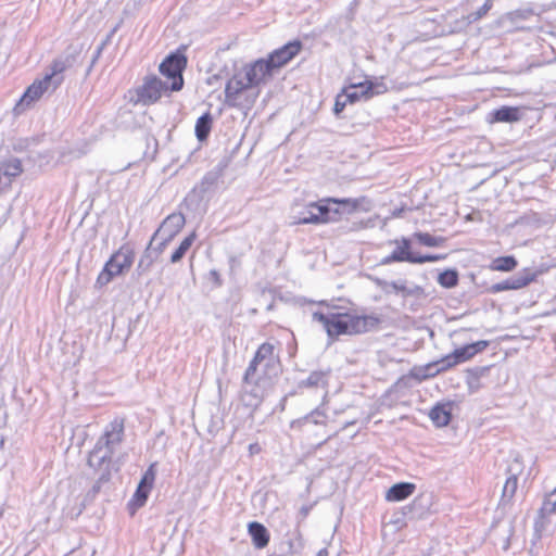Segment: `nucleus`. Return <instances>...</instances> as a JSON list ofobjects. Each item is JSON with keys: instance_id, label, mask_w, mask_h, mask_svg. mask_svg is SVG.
I'll list each match as a JSON object with an SVG mask.
<instances>
[{"instance_id": "nucleus-15", "label": "nucleus", "mask_w": 556, "mask_h": 556, "mask_svg": "<svg viewBox=\"0 0 556 556\" xmlns=\"http://www.w3.org/2000/svg\"><path fill=\"white\" fill-rule=\"evenodd\" d=\"M186 224V218L181 213H172L168 215L161 226L153 233L151 241H156L157 238H164L165 241H172L175 236L182 229Z\"/></svg>"}, {"instance_id": "nucleus-44", "label": "nucleus", "mask_w": 556, "mask_h": 556, "mask_svg": "<svg viewBox=\"0 0 556 556\" xmlns=\"http://www.w3.org/2000/svg\"><path fill=\"white\" fill-rule=\"evenodd\" d=\"M349 102H345V93H341V94H338L337 98H336V102H334V106H333V112L336 115H339L343 110L344 108L346 106Z\"/></svg>"}, {"instance_id": "nucleus-9", "label": "nucleus", "mask_w": 556, "mask_h": 556, "mask_svg": "<svg viewBox=\"0 0 556 556\" xmlns=\"http://www.w3.org/2000/svg\"><path fill=\"white\" fill-rule=\"evenodd\" d=\"M125 439V418L121 416L114 417L103 429L102 434L98 438L97 444L115 453Z\"/></svg>"}, {"instance_id": "nucleus-43", "label": "nucleus", "mask_w": 556, "mask_h": 556, "mask_svg": "<svg viewBox=\"0 0 556 556\" xmlns=\"http://www.w3.org/2000/svg\"><path fill=\"white\" fill-rule=\"evenodd\" d=\"M431 374H427V367L422 366H414L408 374L409 378L415 379L418 382H421L426 379L430 378Z\"/></svg>"}, {"instance_id": "nucleus-19", "label": "nucleus", "mask_w": 556, "mask_h": 556, "mask_svg": "<svg viewBox=\"0 0 556 556\" xmlns=\"http://www.w3.org/2000/svg\"><path fill=\"white\" fill-rule=\"evenodd\" d=\"M326 399H327V394L324 396L323 403L319 406H317L315 409H313L307 415H305L296 420H293L291 422V427L292 428H303L307 424H313L316 426H325L327 422V419H328L326 408H325Z\"/></svg>"}, {"instance_id": "nucleus-50", "label": "nucleus", "mask_w": 556, "mask_h": 556, "mask_svg": "<svg viewBox=\"0 0 556 556\" xmlns=\"http://www.w3.org/2000/svg\"><path fill=\"white\" fill-rule=\"evenodd\" d=\"M316 556H329V552L327 548H321L317 552Z\"/></svg>"}, {"instance_id": "nucleus-25", "label": "nucleus", "mask_w": 556, "mask_h": 556, "mask_svg": "<svg viewBox=\"0 0 556 556\" xmlns=\"http://www.w3.org/2000/svg\"><path fill=\"white\" fill-rule=\"evenodd\" d=\"M429 418L437 427H445L452 418L451 403H438L429 412Z\"/></svg>"}, {"instance_id": "nucleus-56", "label": "nucleus", "mask_w": 556, "mask_h": 556, "mask_svg": "<svg viewBox=\"0 0 556 556\" xmlns=\"http://www.w3.org/2000/svg\"><path fill=\"white\" fill-rule=\"evenodd\" d=\"M250 448H251L252 451H255V447H254V445H253V444H251V445H250Z\"/></svg>"}, {"instance_id": "nucleus-20", "label": "nucleus", "mask_w": 556, "mask_h": 556, "mask_svg": "<svg viewBox=\"0 0 556 556\" xmlns=\"http://www.w3.org/2000/svg\"><path fill=\"white\" fill-rule=\"evenodd\" d=\"M51 75H46L41 80L33 83L24 92L17 106L29 105L34 101L38 100L45 91L50 88Z\"/></svg>"}, {"instance_id": "nucleus-40", "label": "nucleus", "mask_w": 556, "mask_h": 556, "mask_svg": "<svg viewBox=\"0 0 556 556\" xmlns=\"http://www.w3.org/2000/svg\"><path fill=\"white\" fill-rule=\"evenodd\" d=\"M150 491H151V489H148V488H144V486H141L138 484V486L135 491V494L132 496V500L130 501V504L135 503L138 507L143 506L148 500Z\"/></svg>"}, {"instance_id": "nucleus-54", "label": "nucleus", "mask_w": 556, "mask_h": 556, "mask_svg": "<svg viewBox=\"0 0 556 556\" xmlns=\"http://www.w3.org/2000/svg\"><path fill=\"white\" fill-rule=\"evenodd\" d=\"M257 96H258V92H256V93L254 94V97H253V99H252V102L255 100V98H257Z\"/></svg>"}, {"instance_id": "nucleus-37", "label": "nucleus", "mask_w": 556, "mask_h": 556, "mask_svg": "<svg viewBox=\"0 0 556 556\" xmlns=\"http://www.w3.org/2000/svg\"><path fill=\"white\" fill-rule=\"evenodd\" d=\"M66 68V65H65V62L62 61V60H55L53 61L52 65H51V73L49 75H51V85L53 84V89H55L61 83H62V77L59 76L60 74H62Z\"/></svg>"}, {"instance_id": "nucleus-35", "label": "nucleus", "mask_w": 556, "mask_h": 556, "mask_svg": "<svg viewBox=\"0 0 556 556\" xmlns=\"http://www.w3.org/2000/svg\"><path fill=\"white\" fill-rule=\"evenodd\" d=\"M401 296L405 300L408 298H415V299L419 300V299L426 298V292L421 286L416 285V283L408 285L407 280H405Z\"/></svg>"}, {"instance_id": "nucleus-49", "label": "nucleus", "mask_w": 556, "mask_h": 556, "mask_svg": "<svg viewBox=\"0 0 556 556\" xmlns=\"http://www.w3.org/2000/svg\"><path fill=\"white\" fill-rule=\"evenodd\" d=\"M210 277L211 279L218 286L222 285V279H220V276H219V273L216 270V269H212L210 271Z\"/></svg>"}, {"instance_id": "nucleus-23", "label": "nucleus", "mask_w": 556, "mask_h": 556, "mask_svg": "<svg viewBox=\"0 0 556 556\" xmlns=\"http://www.w3.org/2000/svg\"><path fill=\"white\" fill-rule=\"evenodd\" d=\"M218 181V174L215 172L206 173L201 181L193 187L190 195L195 197L199 201H202L204 197L213 190Z\"/></svg>"}, {"instance_id": "nucleus-53", "label": "nucleus", "mask_w": 556, "mask_h": 556, "mask_svg": "<svg viewBox=\"0 0 556 556\" xmlns=\"http://www.w3.org/2000/svg\"><path fill=\"white\" fill-rule=\"evenodd\" d=\"M320 305H326V306H329V304L326 302V301H320L319 302Z\"/></svg>"}, {"instance_id": "nucleus-28", "label": "nucleus", "mask_w": 556, "mask_h": 556, "mask_svg": "<svg viewBox=\"0 0 556 556\" xmlns=\"http://www.w3.org/2000/svg\"><path fill=\"white\" fill-rule=\"evenodd\" d=\"M23 172L22 162L17 157H10L0 163V177H8L10 180L20 176Z\"/></svg>"}, {"instance_id": "nucleus-27", "label": "nucleus", "mask_w": 556, "mask_h": 556, "mask_svg": "<svg viewBox=\"0 0 556 556\" xmlns=\"http://www.w3.org/2000/svg\"><path fill=\"white\" fill-rule=\"evenodd\" d=\"M329 376H330V369L312 371L305 380H302L300 382V387H305V388L327 387Z\"/></svg>"}, {"instance_id": "nucleus-3", "label": "nucleus", "mask_w": 556, "mask_h": 556, "mask_svg": "<svg viewBox=\"0 0 556 556\" xmlns=\"http://www.w3.org/2000/svg\"><path fill=\"white\" fill-rule=\"evenodd\" d=\"M274 345L269 342H264L258 346L243 375L244 383L252 384L257 381H267L271 374H277L279 364L274 356Z\"/></svg>"}, {"instance_id": "nucleus-14", "label": "nucleus", "mask_w": 556, "mask_h": 556, "mask_svg": "<svg viewBox=\"0 0 556 556\" xmlns=\"http://www.w3.org/2000/svg\"><path fill=\"white\" fill-rule=\"evenodd\" d=\"M391 244H395V249L391 254L384 256L380 264L389 265L392 263L407 262L414 264L416 253L412 252V240L406 237L401 239H394L390 241Z\"/></svg>"}, {"instance_id": "nucleus-34", "label": "nucleus", "mask_w": 556, "mask_h": 556, "mask_svg": "<svg viewBox=\"0 0 556 556\" xmlns=\"http://www.w3.org/2000/svg\"><path fill=\"white\" fill-rule=\"evenodd\" d=\"M458 280V273L455 269H445L438 276V283L448 289L457 286Z\"/></svg>"}, {"instance_id": "nucleus-22", "label": "nucleus", "mask_w": 556, "mask_h": 556, "mask_svg": "<svg viewBox=\"0 0 556 556\" xmlns=\"http://www.w3.org/2000/svg\"><path fill=\"white\" fill-rule=\"evenodd\" d=\"M248 532L251 536L252 543L256 548H264L269 543V532L266 527L257 521H252L248 525Z\"/></svg>"}, {"instance_id": "nucleus-16", "label": "nucleus", "mask_w": 556, "mask_h": 556, "mask_svg": "<svg viewBox=\"0 0 556 556\" xmlns=\"http://www.w3.org/2000/svg\"><path fill=\"white\" fill-rule=\"evenodd\" d=\"M536 274L529 268L490 287L492 293H498L506 290H518L527 287L535 280Z\"/></svg>"}, {"instance_id": "nucleus-47", "label": "nucleus", "mask_w": 556, "mask_h": 556, "mask_svg": "<svg viewBox=\"0 0 556 556\" xmlns=\"http://www.w3.org/2000/svg\"><path fill=\"white\" fill-rule=\"evenodd\" d=\"M159 243L153 247L152 245V251L155 252V256L159 258V256L163 253V251L165 250L166 245L170 242V241H165L164 238H157Z\"/></svg>"}, {"instance_id": "nucleus-29", "label": "nucleus", "mask_w": 556, "mask_h": 556, "mask_svg": "<svg viewBox=\"0 0 556 556\" xmlns=\"http://www.w3.org/2000/svg\"><path fill=\"white\" fill-rule=\"evenodd\" d=\"M518 265V262L514 255L498 256L494 258L490 264V269L494 271H513Z\"/></svg>"}, {"instance_id": "nucleus-5", "label": "nucleus", "mask_w": 556, "mask_h": 556, "mask_svg": "<svg viewBox=\"0 0 556 556\" xmlns=\"http://www.w3.org/2000/svg\"><path fill=\"white\" fill-rule=\"evenodd\" d=\"M167 91H169L168 83L163 81L154 74L147 75L142 85L134 90L130 102L134 105L150 106L162 98L163 92Z\"/></svg>"}, {"instance_id": "nucleus-42", "label": "nucleus", "mask_w": 556, "mask_h": 556, "mask_svg": "<svg viewBox=\"0 0 556 556\" xmlns=\"http://www.w3.org/2000/svg\"><path fill=\"white\" fill-rule=\"evenodd\" d=\"M154 464H152L143 473L139 485L152 489L155 480V471H154Z\"/></svg>"}, {"instance_id": "nucleus-1", "label": "nucleus", "mask_w": 556, "mask_h": 556, "mask_svg": "<svg viewBox=\"0 0 556 556\" xmlns=\"http://www.w3.org/2000/svg\"><path fill=\"white\" fill-rule=\"evenodd\" d=\"M313 320L323 325L330 339L342 334H361L372 331L381 324L378 315H353L350 313H313Z\"/></svg>"}, {"instance_id": "nucleus-41", "label": "nucleus", "mask_w": 556, "mask_h": 556, "mask_svg": "<svg viewBox=\"0 0 556 556\" xmlns=\"http://www.w3.org/2000/svg\"><path fill=\"white\" fill-rule=\"evenodd\" d=\"M446 258V254H425V255H415L414 264H425V263H435L439 261H443Z\"/></svg>"}, {"instance_id": "nucleus-24", "label": "nucleus", "mask_w": 556, "mask_h": 556, "mask_svg": "<svg viewBox=\"0 0 556 556\" xmlns=\"http://www.w3.org/2000/svg\"><path fill=\"white\" fill-rule=\"evenodd\" d=\"M416 490L412 482H399L393 484L386 493L388 502H401L409 497Z\"/></svg>"}, {"instance_id": "nucleus-26", "label": "nucleus", "mask_w": 556, "mask_h": 556, "mask_svg": "<svg viewBox=\"0 0 556 556\" xmlns=\"http://www.w3.org/2000/svg\"><path fill=\"white\" fill-rule=\"evenodd\" d=\"M152 243L153 241L150 240L148 247L144 249L142 255L139 258L136 267V273L138 276L148 274L151 270L153 264L157 261L155 252L152 251Z\"/></svg>"}, {"instance_id": "nucleus-13", "label": "nucleus", "mask_w": 556, "mask_h": 556, "mask_svg": "<svg viewBox=\"0 0 556 556\" xmlns=\"http://www.w3.org/2000/svg\"><path fill=\"white\" fill-rule=\"evenodd\" d=\"M302 49V42L300 40L289 41L282 47L270 52L267 58L273 71H277L287 65L294 56H296Z\"/></svg>"}, {"instance_id": "nucleus-18", "label": "nucleus", "mask_w": 556, "mask_h": 556, "mask_svg": "<svg viewBox=\"0 0 556 556\" xmlns=\"http://www.w3.org/2000/svg\"><path fill=\"white\" fill-rule=\"evenodd\" d=\"M376 85L372 81H364L345 88V102L355 103L362 99L368 100L378 92L375 91Z\"/></svg>"}, {"instance_id": "nucleus-57", "label": "nucleus", "mask_w": 556, "mask_h": 556, "mask_svg": "<svg viewBox=\"0 0 556 556\" xmlns=\"http://www.w3.org/2000/svg\"><path fill=\"white\" fill-rule=\"evenodd\" d=\"M250 448H251L252 451H255V447H254V445H253V444H251V445H250Z\"/></svg>"}, {"instance_id": "nucleus-45", "label": "nucleus", "mask_w": 556, "mask_h": 556, "mask_svg": "<svg viewBox=\"0 0 556 556\" xmlns=\"http://www.w3.org/2000/svg\"><path fill=\"white\" fill-rule=\"evenodd\" d=\"M466 383L471 394L478 392L481 388L480 379H477V377L473 378L467 375Z\"/></svg>"}, {"instance_id": "nucleus-2", "label": "nucleus", "mask_w": 556, "mask_h": 556, "mask_svg": "<svg viewBox=\"0 0 556 556\" xmlns=\"http://www.w3.org/2000/svg\"><path fill=\"white\" fill-rule=\"evenodd\" d=\"M361 204V199L328 198L308 203L299 216H294L293 225L334 223L343 215L354 213Z\"/></svg>"}, {"instance_id": "nucleus-48", "label": "nucleus", "mask_w": 556, "mask_h": 556, "mask_svg": "<svg viewBox=\"0 0 556 556\" xmlns=\"http://www.w3.org/2000/svg\"><path fill=\"white\" fill-rule=\"evenodd\" d=\"M117 27H114L113 30L111 31V34L109 35L108 39L98 48L97 52H96V55L93 58V63L96 62V60L100 56L101 52H102V49L104 47V45L110 40L111 36L117 30Z\"/></svg>"}, {"instance_id": "nucleus-6", "label": "nucleus", "mask_w": 556, "mask_h": 556, "mask_svg": "<svg viewBox=\"0 0 556 556\" xmlns=\"http://www.w3.org/2000/svg\"><path fill=\"white\" fill-rule=\"evenodd\" d=\"M187 66V58L180 51L170 52L160 64V73L170 80L168 89L170 92L180 91L184 88L182 73Z\"/></svg>"}, {"instance_id": "nucleus-36", "label": "nucleus", "mask_w": 556, "mask_h": 556, "mask_svg": "<svg viewBox=\"0 0 556 556\" xmlns=\"http://www.w3.org/2000/svg\"><path fill=\"white\" fill-rule=\"evenodd\" d=\"M405 283V279H399L394 281H387V280H377V285L382 289V291L386 294H389L391 292H394L395 294L402 293L403 286Z\"/></svg>"}, {"instance_id": "nucleus-11", "label": "nucleus", "mask_w": 556, "mask_h": 556, "mask_svg": "<svg viewBox=\"0 0 556 556\" xmlns=\"http://www.w3.org/2000/svg\"><path fill=\"white\" fill-rule=\"evenodd\" d=\"M242 70L248 84L252 85L253 88L266 84L275 73L266 59H257L252 63L245 64Z\"/></svg>"}, {"instance_id": "nucleus-7", "label": "nucleus", "mask_w": 556, "mask_h": 556, "mask_svg": "<svg viewBox=\"0 0 556 556\" xmlns=\"http://www.w3.org/2000/svg\"><path fill=\"white\" fill-rule=\"evenodd\" d=\"M115 453L110 452L109 450L98 445L97 443L88 453L87 465L93 469L94 472L99 475L98 484L105 483L110 481L112 477L113 470H118V467H115V462L113 460V455Z\"/></svg>"}, {"instance_id": "nucleus-51", "label": "nucleus", "mask_w": 556, "mask_h": 556, "mask_svg": "<svg viewBox=\"0 0 556 556\" xmlns=\"http://www.w3.org/2000/svg\"><path fill=\"white\" fill-rule=\"evenodd\" d=\"M102 484H103V483H99V484H98V480H97V481H96V483H94V485H93V488H92V489H93V491H94V492H98V491L100 490V488H101V485H102Z\"/></svg>"}, {"instance_id": "nucleus-21", "label": "nucleus", "mask_w": 556, "mask_h": 556, "mask_svg": "<svg viewBox=\"0 0 556 556\" xmlns=\"http://www.w3.org/2000/svg\"><path fill=\"white\" fill-rule=\"evenodd\" d=\"M521 111L518 106L503 105L491 111L486 121L493 123H515L521 119Z\"/></svg>"}, {"instance_id": "nucleus-30", "label": "nucleus", "mask_w": 556, "mask_h": 556, "mask_svg": "<svg viewBox=\"0 0 556 556\" xmlns=\"http://www.w3.org/2000/svg\"><path fill=\"white\" fill-rule=\"evenodd\" d=\"M212 115L210 113H204L201 115L195 124V136L199 141H204L207 139L211 128H212Z\"/></svg>"}, {"instance_id": "nucleus-58", "label": "nucleus", "mask_w": 556, "mask_h": 556, "mask_svg": "<svg viewBox=\"0 0 556 556\" xmlns=\"http://www.w3.org/2000/svg\"><path fill=\"white\" fill-rule=\"evenodd\" d=\"M551 493H556V488Z\"/></svg>"}, {"instance_id": "nucleus-8", "label": "nucleus", "mask_w": 556, "mask_h": 556, "mask_svg": "<svg viewBox=\"0 0 556 556\" xmlns=\"http://www.w3.org/2000/svg\"><path fill=\"white\" fill-rule=\"evenodd\" d=\"M556 515V492L545 495L542 506L538 510V515L533 525V536L541 540L551 531L553 519Z\"/></svg>"}, {"instance_id": "nucleus-12", "label": "nucleus", "mask_w": 556, "mask_h": 556, "mask_svg": "<svg viewBox=\"0 0 556 556\" xmlns=\"http://www.w3.org/2000/svg\"><path fill=\"white\" fill-rule=\"evenodd\" d=\"M490 342L488 340H479L477 342L468 343L463 346L455 349L452 353L445 355L447 366L453 368L454 366L465 363L477 354L483 352Z\"/></svg>"}, {"instance_id": "nucleus-17", "label": "nucleus", "mask_w": 556, "mask_h": 556, "mask_svg": "<svg viewBox=\"0 0 556 556\" xmlns=\"http://www.w3.org/2000/svg\"><path fill=\"white\" fill-rule=\"evenodd\" d=\"M268 381H257L252 384L242 381L241 402L244 406L256 409L264 400L265 387Z\"/></svg>"}, {"instance_id": "nucleus-31", "label": "nucleus", "mask_w": 556, "mask_h": 556, "mask_svg": "<svg viewBox=\"0 0 556 556\" xmlns=\"http://www.w3.org/2000/svg\"><path fill=\"white\" fill-rule=\"evenodd\" d=\"M518 488V478L516 475H510L503 486L502 496H501V504L507 505L511 502L516 491Z\"/></svg>"}, {"instance_id": "nucleus-52", "label": "nucleus", "mask_w": 556, "mask_h": 556, "mask_svg": "<svg viewBox=\"0 0 556 556\" xmlns=\"http://www.w3.org/2000/svg\"><path fill=\"white\" fill-rule=\"evenodd\" d=\"M302 513H303L304 515H307V514H308V508L303 507V508H302Z\"/></svg>"}, {"instance_id": "nucleus-33", "label": "nucleus", "mask_w": 556, "mask_h": 556, "mask_svg": "<svg viewBox=\"0 0 556 556\" xmlns=\"http://www.w3.org/2000/svg\"><path fill=\"white\" fill-rule=\"evenodd\" d=\"M413 237L425 247H441L446 241L444 237L432 236L428 232H415Z\"/></svg>"}, {"instance_id": "nucleus-4", "label": "nucleus", "mask_w": 556, "mask_h": 556, "mask_svg": "<svg viewBox=\"0 0 556 556\" xmlns=\"http://www.w3.org/2000/svg\"><path fill=\"white\" fill-rule=\"evenodd\" d=\"M134 260V249L127 244L122 245L104 264V267L98 275L97 285L99 287L106 286L115 277L129 270L132 266Z\"/></svg>"}, {"instance_id": "nucleus-55", "label": "nucleus", "mask_w": 556, "mask_h": 556, "mask_svg": "<svg viewBox=\"0 0 556 556\" xmlns=\"http://www.w3.org/2000/svg\"><path fill=\"white\" fill-rule=\"evenodd\" d=\"M467 329H460L459 331H457L456 333H462L464 331H466Z\"/></svg>"}, {"instance_id": "nucleus-46", "label": "nucleus", "mask_w": 556, "mask_h": 556, "mask_svg": "<svg viewBox=\"0 0 556 556\" xmlns=\"http://www.w3.org/2000/svg\"><path fill=\"white\" fill-rule=\"evenodd\" d=\"M489 370V367H475L467 370V375L471 377H477V379H481Z\"/></svg>"}, {"instance_id": "nucleus-32", "label": "nucleus", "mask_w": 556, "mask_h": 556, "mask_svg": "<svg viewBox=\"0 0 556 556\" xmlns=\"http://www.w3.org/2000/svg\"><path fill=\"white\" fill-rule=\"evenodd\" d=\"M195 237V232H191L180 242L178 248L170 255V263L176 264L184 258V256L194 242Z\"/></svg>"}, {"instance_id": "nucleus-39", "label": "nucleus", "mask_w": 556, "mask_h": 556, "mask_svg": "<svg viewBox=\"0 0 556 556\" xmlns=\"http://www.w3.org/2000/svg\"><path fill=\"white\" fill-rule=\"evenodd\" d=\"M493 7L492 0H486L482 7L467 16L469 23H476L483 18Z\"/></svg>"}, {"instance_id": "nucleus-10", "label": "nucleus", "mask_w": 556, "mask_h": 556, "mask_svg": "<svg viewBox=\"0 0 556 556\" xmlns=\"http://www.w3.org/2000/svg\"><path fill=\"white\" fill-rule=\"evenodd\" d=\"M253 89L252 85L248 84L243 70L236 72L225 86V104L228 108H241V94L244 91Z\"/></svg>"}, {"instance_id": "nucleus-38", "label": "nucleus", "mask_w": 556, "mask_h": 556, "mask_svg": "<svg viewBox=\"0 0 556 556\" xmlns=\"http://www.w3.org/2000/svg\"><path fill=\"white\" fill-rule=\"evenodd\" d=\"M424 366L427 367V374H431L430 378H433L437 375L451 369V366H447V364H446L445 356H443L442 358H440L438 361L428 363Z\"/></svg>"}]
</instances>
